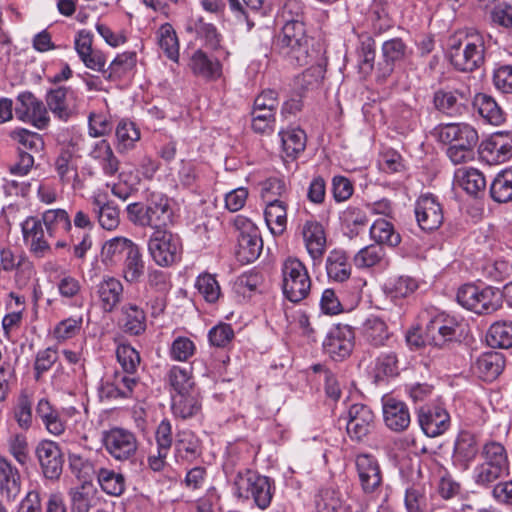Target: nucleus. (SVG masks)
<instances>
[{"label":"nucleus","instance_id":"obj_47","mask_svg":"<svg viewBox=\"0 0 512 512\" xmlns=\"http://www.w3.org/2000/svg\"><path fill=\"white\" fill-rule=\"evenodd\" d=\"M473 105L486 122L492 125H500L504 122V113L491 96L479 93L475 95Z\"/></svg>","mask_w":512,"mask_h":512},{"label":"nucleus","instance_id":"obj_14","mask_svg":"<svg viewBox=\"0 0 512 512\" xmlns=\"http://www.w3.org/2000/svg\"><path fill=\"white\" fill-rule=\"evenodd\" d=\"M21 231L29 251L37 258H44L51 254L52 246L49 243L41 217L28 216L21 223Z\"/></svg>","mask_w":512,"mask_h":512},{"label":"nucleus","instance_id":"obj_8","mask_svg":"<svg viewBox=\"0 0 512 512\" xmlns=\"http://www.w3.org/2000/svg\"><path fill=\"white\" fill-rule=\"evenodd\" d=\"M180 237L168 230L154 231L148 240V251L154 262L159 266L175 263L181 255Z\"/></svg>","mask_w":512,"mask_h":512},{"label":"nucleus","instance_id":"obj_44","mask_svg":"<svg viewBox=\"0 0 512 512\" xmlns=\"http://www.w3.org/2000/svg\"><path fill=\"white\" fill-rule=\"evenodd\" d=\"M382 57L387 66V73H392L394 66L406 60L410 54L411 49L401 38H392L382 44Z\"/></svg>","mask_w":512,"mask_h":512},{"label":"nucleus","instance_id":"obj_6","mask_svg":"<svg viewBox=\"0 0 512 512\" xmlns=\"http://www.w3.org/2000/svg\"><path fill=\"white\" fill-rule=\"evenodd\" d=\"M457 302L476 314H491L502 305V295L491 286L462 285L456 294Z\"/></svg>","mask_w":512,"mask_h":512},{"label":"nucleus","instance_id":"obj_4","mask_svg":"<svg viewBox=\"0 0 512 512\" xmlns=\"http://www.w3.org/2000/svg\"><path fill=\"white\" fill-rule=\"evenodd\" d=\"M233 493L239 499H252L261 510H266L275 493L274 480L250 469L239 471L233 482Z\"/></svg>","mask_w":512,"mask_h":512},{"label":"nucleus","instance_id":"obj_50","mask_svg":"<svg viewBox=\"0 0 512 512\" xmlns=\"http://www.w3.org/2000/svg\"><path fill=\"white\" fill-rule=\"evenodd\" d=\"M137 54L134 51H126L118 54L110 63L104 77L110 80L121 79L130 74L136 67Z\"/></svg>","mask_w":512,"mask_h":512},{"label":"nucleus","instance_id":"obj_58","mask_svg":"<svg viewBox=\"0 0 512 512\" xmlns=\"http://www.w3.org/2000/svg\"><path fill=\"white\" fill-rule=\"evenodd\" d=\"M487 341L492 347H512V322L497 321L493 323L488 330Z\"/></svg>","mask_w":512,"mask_h":512},{"label":"nucleus","instance_id":"obj_45","mask_svg":"<svg viewBox=\"0 0 512 512\" xmlns=\"http://www.w3.org/2000/svg\"><path fill=\"white\" fill-rule=\"evenodd\" d=\"M190 68L197 76L214 80L221 76V64L218 60L210 59L205 52L197 50L190 60Z\"/></svg>","mask_w":512,"mask_h":512},{"label":"nucleus","instance_id":"obj_64","mask_svg":"<svg viewBox=\"0 0 512 512\" xmlns=\"http://www.w3.org/2000/svg\"><path fill=\"white\" fill-rule=\"evenodd\" d=\"M168 380L174 394L188 393V391L196 390L192 379L191 372L180 366H172L168 372Z\"/></svg>","mask_w":512,"mask_h":512},{"label":"nucleus","instance_id":"obj_31","mask_svg":"<svg viewBox=\"0 0 512 512\" xmlns=\"http://www.w3.org/2000/svg\"><path fill=\"white\" fill-rule=\"evenodd\" d=\"M137 244L131 239L118 236L107 240L101 250L102 262L108 267L119 265Z\"/></svg>","mask_w":512,"mask_h":512},{"label":"nucleus","instance_id":"obj_53","mask_svg":"<svg viewBox=\"0 0 512 512\" xmlns=\"http://www.w3.org/2000/svg\"><path fill=\"white\" fill-rule=\"evenodd\" d=\"M116 148L119 153L127 152L135 147L140 140V131L135 123L129 120H121L116 126Z\"/></svg>","mask_w":512,"mask_h":512},{"label":"nucleus","instance_id":"obj_40","mask_svg":"<svg viewBox=\"0 0 512 512\" xmlns=\"http://www.w3.org/2000/svg\"><path fill=\"white\" fill-rule=\"evenodd\" d=\"M454 183L469 195L476 196L486 187V179L481 171L471 167H463L456 170Z\"/></svg>","mask_w":512,"mask_h":512},{"label":"nucleus","instance_id":"obj_18","mask_svg":"<svg viewBox=\"0 0 512 512\" xmlns=\"http://www.w3.org/2000/svg\"><path fill=\"white\" fill-rule=\"evenodd\" d=\"M415 216L419 227L424 231L438 229L444 220L441 204L432 194H424L415 204Z\"/></svg>","mask_w":512,"mask_h":512},{"label":"nucleus","instance_id":"obj_3","mask_svg":"<svg viewBox=\"0 0 512 512\" xmlns=\"http://www.w3.org/2000/svg\"><path fill=\"white\" fill-rule=\"evenodd\" d=\"M275 50L294 66L311 64L314 56L309 50V40L303 21L285 23L276 38Z\"/></svg>","mask_w":512,"mask_h":512},{"label":"nucleus","instance_id":"obj_60","mask_svg":"<svg viewBox=\"0 0 512 512\" xmlns=\"http://www.w3.org/2000/svg\"><path fill=\"white\" fill-rule=\"evenodd\" d=\"M506 473L493 465H488L483 462L477 464L472 471V479L474 483L482 488H493V484L504 476H508Z\"/></svg>","mask_w":512,"mask_h":512},{"label":"nucleus","instance_id":"obj_19","mask_svg":"<svg viewBox=\"0 0 512 512\" xmlns=\"http://www.w3.org/2000/svg\"><path fill=\"white\" fill-rule=\"evenodd\" d=\"M375 416L372 410L364 404H353L347 414L346 430L354 441H362L373 430Z\"/></svg>","mask_w":512,"mask_h":512},{"label":"nucleus","instance_id":"obj_2","mask_svg":"<svg viewBox=\"0 0 512 512\" xmlns=\"http://www.w3.org/2000/svg\"><path fill=\"white\" fill-rule=\"evenodd\" d=\"M484 36L475 30L460 32L450 38L449 59L459 71L471 72L484 63Z\"/></svg>","mask_w":512,"mask_h":512},{"label":"nucleus","instance_id":"obj_28","mask_svg":"<svg viewBox=\"0 0 512 512\" xmlns=\"http://www.w3.org/2000/svg\"><path fill=\"white\" fill-rule=\"evenodd\" d=\"M22 478L18 468L6 457H0V496L14 501L21 493Z\"/></svg>","mask_w":512,"mask_h":512},{"label":"nucleus","instance_id":"obj_46","mask_svg":"<svg viewBox=\"0 0 512 512\" xmlns=\"http://www.w3.org/2000/svg\"><path fill=\"white\" fill-rule=\"evenodd\" d=\"M483 463L493 465L506 473H510V461L504 445L498 441H487L481 450Z\"/></svg>","mask_w":512,"mask_h":512},{"label":"nucleus","instance_id":"obj_52","mask_svg":"<svg viewBox=\"0 0 512 512\" xmlns=\"http://www.w3.org/2000/svg\"><path fill=\"white\" fill-rule=\"evenodd\" d=\"M490 195L498 203L512 201V166L497 173L490 186Z\"/></svg>","mask_w":512,"mask_h":512},{"label":"nucleus","instance_id":"obj_61","mask_svg":"<svg viewBox=\"0 0 512 512\" xmlns=\"http://www.w3.org/2000/svg\"><path fill=\"white\" fill-rule=\"evenodd\" d=\"M418 289V282L410 276H398L388 280L385 290L391 298H405Z\"/></svg>","mask_w":512,"mask_h":512},{"label":"nucleus","instance_id":"obj_15","mask_svg":"<svg viewBox=\"0 0 512 512\" xmlns=\"http://www.w3.org/2000/svg\"><path fill=\"white\" fill-rule=\"evenodd\" d=\"M354 465L363 492H376L382 484V472L377 458L369 453H359L355 455Z\"/></svg>","mask_w":512,"mask_h":512},{"label":"nucleus","instance_id":"obj_7","mask_svg":"<svg viewBox=\"0 0 512 512\" xmlns=\"http://www.w3.org/2000/svg\"><path fill=\"white\" fill-rule=\"evenodd\" d=\"M101 441L106 452L118 462L131 461L138 450L136 435L121 427L103 431Z\"/></svg>","mask_w":512,"mask_h":512},{"label":"nucleus","instance_id":"obj_54","mask_svg":"<svg viewBox=\"0 0 512 512\" xmlns=\"http://www.w3.org/2000/svg\"><path fill=\"white\" fill-rule=\"evenodd\" d=\"M263 241L260 232L238 236L237 256L242 262L255 261L261 254Z\"/></svg>","mask_w":512,"mask_h":512},{"label":"nucleus","instance_id":"obj_63","mask_svg":"<svg viewBox=\"0 0 512 512\" xmlns=\"http://www.w3.org/2000/svg\"><path fill=\"white\" fill-rule=\"evenodd\" d=\"M360 73L368 75L372 72L375 61V41L370 36H363L357 49Z\"/></svg>","mask_w":512,"mask_h":512},{"label":"nucleus","instance_id":"obj_25","mask_svg":"<svg viewBox=\"0 0 512 512\" xmlns=\"http://www.w3.org/2000/svg\"><path fill=\"white\" fill-rule=\"evenodd\" d=\"M439 140L445 144L475 148L479 136L476 129L467 123H450L443 125L438 131Z\"/></svg>","mask_w":512,"mask_h":512},{"label":"nucleus","instance_id":"obj_20","mask_svg":"<svg viewBox=\"0 0 512 512\" xmlns=\"http://www.w3.org/2000/svg\"><path fill=\"white\" fill-rule=\"evenodd\" d=\"M324 350L334 360L348 357L354 347V332L348 325H337L330 329L324 342Z\"/></svg>","mask_w":512,"mask_h":512},{"label":"nucleus","instance_id":"obj_10","mask_svg":"<svg viewBox=\"0 0 512 512\" xmlns=\"http://www.w3.org/2000/svg\"><path fill=\"white\" fill-rule=\"evenodd\" d=\"M140 386L139 377L136 374L122 370H116L107 374L99 387L102 399L131 398Z\"/></svg>","mask_w":512,"mask_h":512},{"label":"nucleus","instance_id":"obj_32","mask_svg":"<svg viewBox=\"0 0 512 512\" xmlns=\"http://www.w3.org/2000/svg\"><path fill=\"white\" fill-rule=\"evenodd\" d=\"M91 206L92 212L103 229L113 231L119 226L120 211L113 202L105 201L101 195H94L91 197Z\"/></svg>","mask_w":512,"mask_h":512},{"label":"nucleus","instance_id":"obj_36","mask_svg":"<svg viewBox=\"0 0 512 512\" xmlns=\"http://www.w3.org/2000/svg\"><path fill=\"white\" fill-rule=\"evenodd\" d=\"M186 31L195 33L210 49L218 50L221 47V34L213 24L204 22L201 16H191L187 21Z\"/></svg>","mask_w":512,"mask_h":512},{"label":"nucleus","instance_id":"obj_34","mask_svg":"<svg viewBox=\"0 0 512 512\" xmlns=\"http://www.w3.org/2000/svg\"><path fill=\"white\" fill-rule=\"evenodd\" d=\"M282 153L286 158L295 160L305 150L307 136L300 127H288L278 132Z\"/></svg>","mask_w":512,"mask_h":512},{"label":"nucleus","instance_id":"obj_33","mask_svg":"<svg viewBox=\"0 0 512 512\" xmlns=\"http://www.w3.org/2000/svg\"><path fill=\"white\" fill-rule=\"evenodd\" d=\"M360 336L374 347L384 346L390 337L386 322L379 316L369 315L360 327Z\"/></svg>","mask_w":512,"mask_h":512},{"label":"nucleus","instance_id":"obj_39","mask_svg":"<svg viewBox=\"0 0 512 512\" xmlns=\"http://www.w3.org/2000/svg\"><path fill=\"white\" fill-rule=\"evenodd\" d=\"M505 360L499 352H487L478 357L475 371L484 381L495 380L503 371Z\"/></svg>","mask_w":512,"mask_h":512},{"label":"nucleus","instance_id":"obj_27","mask_svg":"<svg viewBox=\"0 0 512 512\" xmlns=\"http://www.w3.org/2000/svg\"><path fill=\"white\" fill-rule=\"evenodd\" d=\"M118 327L130 336H140L147 329L145 311L135 303H126L120 308Z\"/></svg>","mask_w":512,"mask_h":512},{"label":"nucleus","instance_id":"obj_30","mask_svg":"<svg viewBox=\"0 0 512 512\" xmlns=\"http://www.w3.org/2000/svg\"><path fill=\"white\" fill-rule=\"evenodd\" d=\"M467 95L461 90L440 89L434 93L433 103L437 110L449 116H457L465 110Z\"/></svg>","mask_w":512,"mask_h":512},{"label":"nucleus","instance_id":"obj_55","mask_svg":"<svg viewBox=\"0 0 512 512\" xmlns=\"http://www.w3.org/2000/svg\"><path fill=\"white\" fill-rule=\"evenodd\" d=\"M156 34L158 45L166 57L171 61L178 62L179 41L172 25L169 23L161 25Z\"/></svg>","mask_w":512,"mask_h":512},{"label":"nucleus","instance_id":"obj_23","mask_svg":"<svg viewBox=\"0 0 512 512\" xmlns=\"http://www.w3.org/2000/svg\"><path fill=\"white\" fill-rule=\"evenodd\" d=\"M457 321L444 314L437 315L425 328V340L428 344L442 347L456 338Z\"/></svg>","mask_w":512,"mask_h":512},{"label":"nucleus","instance_id":"obj_11","mask_svg":"<svg viewBox=\"0 0 512 512\" xmlns=\"http://www.w3.org/2000/svg\"><path fill=\"white\" fill-rule=\"evenodd\" d=\"M45 105L48 113L62 121L67 122L77 113V93L68 86H59L47 91Z\"/></svg>","mask_w":512,"mask_h":512},{"label":"nucleus","instance_id":"obj_29","mask_svg":"<svg viewBox=\"0 0 512 512\" xmlns=\"http://www.w3.org/2000/svg\"><path fill=\"white\" fill-rule=\"evenodd\" d=\"M479 452L477 439L470 432H461L454 445L453 464L460 470L466 471Z\"/></svg>","mask_w":512,"mask_h":512},{"label":"nucleus","instance_id":"obj_9","mask_svg":"<svg viewBox=\"0 0 512 512\" xmlns=\"http://www.w3.org/2000/svg\"><path fill=\"white\" fill-rule=\"evenodd\" d=\"M15 115L19 121L28 123L38 130L47 129L51 123L45 103L29 91L18 94Z\"/></svg>","mask_w":512,"mask_h":512},{"label":"nucleus","instance_id":"obj_24","mask_svg":"<svg viewBox=\"0 0 512 512\" xmlns=\"http://www.w3.org/2000/svg\"><path fill=\"white\" fill-rule=\"evenodd\" d=\"M382 410L385 425L392 431L402 432L406 430L411 422L410 412L401 400L392 396L382 398Z\"/></svg>","mask_w":512,"mask_h":512},{"label":"nucleus","instance_id":"obj_49","mask_svg":"<svg viewBox=\"0 0 512 512\" xmlns=\"http://www.w3.org/2000/svg\"><path fill=\"white\" fill-rule=\"evenodd\" d=\"M96 477L102 491L111 496H120L125 491L126 481L121 473L102 467L96 471Z\"/></svg>","mask_w":512,"mask_h":512},{"label":"nucleus","instance_id":"obj_37","mask_svg":"<svg viewBox=\"0 0 512 512\" xmlns=\"http://www.w3.org/2000/svg\"><path fill=\"white\" fill-rule=\"evenodd\" d=\"M171 409L174 416L181 419L197 415L201 410L199 391L196 389L188 393L173 394Z\"/></svg>","mask_w":512,"mask_h":512},{"label":"nucleus","instance_id":"obj_12","mask_svg":"<svg viewBox=\"0 0 512 512\" xmlns=\"http://www.w3.org/2000/svg\"><path fill=\"white\" fill-rule=\"evenodd\" d=\"M52 167L63 187L69 186L74 191L84 188L85 184L79 175L77 158L72 149L62 147L54 157Z\"/></svg>","mask_w":512,"mask_h":512},{"label":"nucleus","instance_id":"obj_48","mask_svg":"<svg viewBox=\"0 0 512 512\" xmlns=\"http://www.w3.org/2000/svg\"><path fill=\"white\" fill-rule=\"evenodd\" d=\"M354 265L359 269L381 266L387 262L386 250L378 244H370L360 249L353 257Z\"/></svg>","mask_w":512,"mask_h":512},{"label":"nucleus","instance_id":"obj_21","mask_svg":"<svg viewBox=\"0 0 512 512\" xmlns=\"http://www.w3.org/2000/svg\"><path fill=\"white\" fill-rule=\"evenodd\" d=\"M418 423L428 437H437L450 427V415L441 406H422L417 412Z\"/></svg>","mask_w":512,"mask_h":512},{"label":"nucleus","instance_id":"obj_43","mask_svg":"<svg viewBox=\"0 0 512 512\" xmlns=\"http://www.w3.org/2000/svg\"><path fill=\"white\" fill-rule=\"evenodd\" d=\"M119 265H121V275L127 283H138L145 270V262L140 247L136 245L132 248Z\"/></svg>","mask_w":512,"mask_h":512},{"label":"nucleus","instance_id":"obj_51","mask_svg":"<svg viewBox=\"0 0 512 512\" xmlns=\"http://www.w3.org/2000/svg\"><path fill=\"white\" fill-rule=\"evenodd\" d=\"M370 237L378 245L396 247L401 242V237L395 231L393 224L386 219H377L370 227Z\"/></svg>","mask_w":512,"mask_h":512},{"label":"nucleus","instance_id":"obj_41","mask_svg":"<svg viewBox=\"0 0 512 512\" xmlns=\"http://www.w3.org/2000/svg\"><path fill=\"white\" fill-rule=\"evenodd\" d=\"M201 454L200 441L190 430H182L177 434L175 442V457L177 462H191Z\"/></svg>","mask_w":512,"mask_h":512},{"label":"nucleus","instance_id":"obj_26","mask_svg":"<svg viewBox=\"0 0 512 512\" xmlns=\"http://www.w3.org/2000/svg\"><path fill=\"white\" fill-rule=\"evenodd\" d=\"M302 236L313 264H320L326 251V234L321 223L307 220L302 225Z\"/></svg>","mask_w":512,"mask_h":512},{"label":"nucleus","instance_id":"obj_56","mask_svg":"<svg viewBox=\"0 0 512 512\" xmlns=\"http://www.w3.org/2000/svg\"><path fill=\"white\" fill-rule=\"evenodd\" d=\"M231 11L239 22H244L246 30L250 31L255 23L249 11L258 12L263 8L265 0H227Z\"/></svg>","mask_w":512,"mask_h":512},{"label":"nucleus","instance_id":"obj_38","mask_svg":"<svg viewBox=\"0 0 512 512\" xmlns=\"http://www.w3.org/2000/svg\"><path fill=\"white\" fill-rule=\"evenodd\" d=\"M351 264L345 251L334 249L326 259V272L330 280L344 282L351 276Z\"/></svg>","mask_w":512,"mask_h":512},{"label":"nucleus","instance_id":"obj_13","mask_svg":"<svg viewBox=\"0 0 512 512\" xmlns=\"http://www.w3.org/2000/svg\"><path fill=\"white\" fill-rule=\"evenodd\" d=\"M35 455L43 476L49 480H58L64 464L59 444L49 439H43L36 445Z\"/></svg>","mask_w":512,"mask_h":512},{"label":"nucleus","instance_id":"obj_5","mask_svg":"<svg viewBox=\"0 0 512 512\" xmlns=\"http://www.w3.org/2000/svg\"><path fill=\"white\" fill-rule=\"evenodd\" d=\"M282 291L286 299L299 303L308 297L311 278L306 266L295 257L286 258L281 264Z\"/></svg>","mask_w":512,"mask_h":512},{"label":"nucleus","instance_id":"obj_57","mask_svg":"<svg viewBox=\"0 0 512 512\" xmlns=\"http://www.w3.org/2000/svg\"><path fill=\"white\" fill-rule=\"evenodd\" d=\"M9 136L18 145L19 151L39 152L44 147L42 136L25 128H15Z\"/></svg>","mask_w":512,"mask_h":512},{"label":"nucleus","instance_id":"obj_35","mask_svg":"<svg viewBox=\"0 0 512 512\" xmlns=\"http://www.w3.org/2000/svg\"><path fill=\"white\" fill-rule=\"evenodd\" d=\"M44 228L49 238H59L72 229L68 212L64 209H48L41 214Z\"/></svg>","mask_w":512,"mask_h":512},{"label":"nucleus","instance_id":"obj_42","mask_svg":"<svg viewBox=\"0 0 512 512\" xmlns=\"http://www.w3.org/2000/svg\"><path fill=\"white\" fill-rule=\"evenodd\" d=\"M264 217L271 233L281 235L287 225V205L285 201L281 199L268 200Z\"/></svg>","mask_w":512,"mask_h":512},{"label":"nucleus","instance_id":"obj_59","mask_svg":"<svg viewBox=\"0 0 512 512\" xmlns=\"http://www.w3.org/2000/svg\"><path fill=\"white\" fill-rule=\"evenodd\" d=\"M33 403L26 393H22L17 398L12 408V416L21 430L27 431L33 425Z\"/></svg>","mask_w":512,"mask_h":512},{"label":"nucleus","instance_id":"obj_17","mask_svg":"<svg viewBox=\"0 0 512 512\" xmlns=\"http://www.w3.org/2000/svg\"><path fill=\"white\" fill-rule=\"evenodd\" d=\"M74 49L84 66L90 70L106 74V56L93 48V35L87 30H80L74 39Z\"/></svg>","mask_w":512,"mask_h":512},{"label":"nucleus","instance_id":"obj_62","mask_svg":"<svg viewBox=\"0 0 512 512\" xmlns=\"http://www.w3.org/2000/svg\"><path fill=\"white\" fill-rule=\"evenodd\" d=\"M116 358L122 371L136 374L140 365L139 352L129 343H120L116 348Z\"/></svg>","mask_w":512,"mask_h":512},{"label":"nucleus","instance_id":"obj_1","mask_svg":"<svg viewBox=\"0 0 512 512\" xmlns=\"http://www.w3.org/2000/svg\"><path fill=\"white\" fill-rule=\"evenodd\" d=\"M128 220L139 227H149L154 231L167 230L174 222V210L170 198L161 192H152L146 204L130 203L126 207Z\"/></svg>","mask_w":512,"mask_h":512},{"label":"nucleus","instance_id":"obj_22","mask_svg":"<svg viewBox=\"0 0 512 512\" xmlns=\"http://www.w3.org/2000/svg\"><path fill=\"white\" fill-rule=\"evenodd\" d=\"M99 307L104 313L114 312L124 299V286L113 276H104L95 286Z\"/></svg>","mask_w":512,"mask_h":512},{"label":"nucleus","instance_id":"obj_16","mask_svg":"<svg viewBox=\"0 0 512 512\" xmlns=\"http://www.w3.org/2000/svg\"><path fill=\"white\" fill-rule=\"evenodd\" d=\"M480 157L489 164H500L512 157V132L492 134L479 147Z\"/></svg>","mask_w":512,"mask_h":512}]
</instances>
